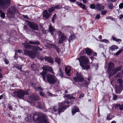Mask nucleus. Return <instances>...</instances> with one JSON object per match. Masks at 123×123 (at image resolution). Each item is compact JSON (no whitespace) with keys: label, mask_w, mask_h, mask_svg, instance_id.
Listing matches in <instances>:
<instances>
[{"label":"nucleus","mask_w":123,"mask_h":123,"mask_svg":"<svg viewBox=\"0 0 123 123\" xmlns=\"http://www.w3.org/2000/svg\"><path fill=\"white\" fill-rule=\"evenodd\" d=\"M54 60L55 62H57L58 64V65H59L61 62L60 59L58 57H56L55 58Z\"/></svg>","instance_id":"26"},{"label":"nucleus","mask_w":123,"mask_h":123,"mask_svg":"<svg viewBox=\"0 0 123 123\" xmlns=\"http://www.w3.org/2000/svg\"><path fill=\"white\" fill-rule=\"evenodd\" d=\"M119 7L120 9L123 8V3H121L119 5Z\"/></svg>","instance_id":"60"},{"label":"nucleus","mask_w":123,"mask_h":123,"mask_svg":"<svg viewBox=\"0 0 123 123\" xmlns=\"http://www.w3.org/2000/svg\"><path fill=\"white\" fill-rule=\"evenodd\" d=\"M16 68H17L18 69L20 70L21 72L22 71V67L20 65H16L15 67Z\"/></svg>","instance_id":"42"},{"label":"nucleus","mask_w":123,"mask_h":123,"mask_svg":"<svg viewBox=\"0 0 123 123\" xmlns=\"http://www.w3.org/2000/svg\"><path fill=\"white\" fill-rule=\"evenodd\" d=\"M4 61L5 62V63L6 64H8L9 63V61L6 58L4 59Z\"/></svg>","instance_id":"57"},{"label":"nucleus","mask_w":123,"mask_h":123,"mask_svg":"<svg viewBox=\"0 0 123 123\" xmlns=\"http://www.w3.org/2000/svg\"><path fill=\"white\" fill-rule=\"evenodd\" d=\"M74 80L76 82H81L84 80L83 77H73Z\"/></svg>","instance_id":"20"},{"label":"nucleus","mask_w":123,"mask_h":123,"mask_svg":"<svg viewBox=\"0 0 123 123\" xmlns=\"http://www.w3.org/2000/svg\"><path fill=\"white\" fill-rule=\"evenodd\" d=\"M123 50V49H122L120 50L116 53L115 55H118Z\"/></svg>","instance_id":"51"},{"label":"nucleus","mask_w":123,"mask_h":123,"mask_svg":"<svg viewBox=\"0 0 123 123\" xmlns=\"http://www.w3.org/2000/svg\"><path fill=\"white\" fill-rule=\"evenodd\" d=\"M122 68V66H120L114 69L113 70V71H112L111 73H110V75H111V77L112 76L114 75H115L117 74V72L120 70Z\"/></svg>","instance_id":"13"},{"label":"nucleus","mask_w":123,"mask_h":123,"mask_svg":"<svg viewBox=\"0 0 123 123\" xmlns=\"http://www.w3.org/2000/svg\"><path fill=\"white\" fill-rule=\"evenodd\" d=\"M75 38V36L74 34L71 35L70 36H69L68 38V41L69 43L71 41H73L74 39Z\"/></svg>","instance_id":"24"},{"label":"nucleus","mask_w":123,"mask_h":123,"mask_svg":"<svg viewBox=\"0 0 123 123\" xmlns=\"http://www.w3.org/2000/svg\"><path fill=\"white\" fill-rule=\"evenodd\" d=\"M96 8L98 10L100 11L101 9H104L105 7L101 5L100 4L97 3L96 5Z\"/></svg>","instance_id":"19"},{"label":"nucleus","mask_w":123,"mask_h":123,"mask_svg":"<svg viewBox=\"0 0 123 123\" xmlns=\"http://www.w3.org/2000/svg\"><path fill=\"white\" fill-rule=\"evenodd\" d=\"M12 11L13 12V13H14L17 10V9L14 6H13L12 8Z\"/></svg>","instance_id":"53"},{"label":"nucleus","mask_w":123,"mask_h":123,"mask_svg":"<svg viewBox=\"0 0 123 123\" xmlns=\"http://www.w3.org/2000/svg\"><path fill=\"white\" fill-rule=\"evenodd\" d=\"M36 67L37 65L34 62H33L32 64L31 65V67L33 70H36L37 69Z\"/></svg>","instance_id":"31"},{"label":"nucleus","mask_w":123,"mask_h":123,"mask_svg":"<svg viewBox=\"0 0 123 123\" xmlns=\"http://www.w3.org/2000/svg\"><path fill=\"white\" fill-rule=\"evenodd\" d=\"M79 6L81 8L84 10H87V9L85 6L81 3H80L79 4Z\"/></svg>","instance_id":"30"},{"label":"nucleus","mask_w":123,"mask_h":123,"mask_svg":"<svg viewBox=\"0 0 123 123\" xmlns=\"http://www.w3.org/2000/svg\"><path fill=\"white\" fill-rule=\"evenodd\" d=\"M108 7L110 9H112L113 8V6L112 3H110L108 4Z\"/></svg>","instance_id":"37"},{"label":"nucleus","mask_w":123,"mask_h":123,"mask_svg":"<svg viewBox=\"0 0 123 123\" xmlns=\"http://www.w3.org/2000/svg\"><path fill=\"white\" fill-rule=\"evenodd\" d=\"M45 61H47L53 64L54 63L53 59L51 56H45L44 57Z\"/></svg>","instance_id":"15"},{"label":"nucleus","mask_w":123,"mask_h":123,"mask_svg":"<svg viewBox=\"0 0 123 123\" xmlns=\"http://www.w3.org/2000/svg\"><path fill=\"white\" fill-rule=\"evenodd\" d=\"M27 24L29 27L34 30H37L38 29V25L34 22L27 21Z\"/></svg>","instance_id":"10"},{"label":"nucleus","mask_w":123,"mask_h":123,"mask_svg":"<svg viewBox=\"0 0 123 123\" xmlns=\"http://www.w3.org/2000/svg\"><path fill=\"white\" fill-rule=\"evenodd\" d=\"M71 67L70 66L66 67L65 68V71L66 74L68 76H70Z\"/></svg>","instance_id":"17"},{"label":"nucleus","mask_w":123,"mask_h":123,"mask_svg":"<svg viewBox=\"0 0 123 123\" xmlns=\"http://www.w3.org/2000/svg\"><path fill=\"white\" fill-rule=\"evenodd\" d=\"M89 83V82H85L84 84H83V85L85 87H88Z\"/></svg>","instance_id":"50"},{"label":"nucleus","mask_w":123,"mask_h":123,"mask_svg":"<svg viewBox=\"0 0 123 123\" xmlns=\"http://www.w3.org/2000/svg\"><path fill=\"white\" fill-rule=\"evenodd\" d=\"M85 50L84 49L82 50L80 52V55H83L85 53Z\"/></svg>","instance_id":"59"},{"label":"nucleus","mask_w":123,"mask_h":123,"mask_svg":"<svg viewBox=\"0 0 123 123\" xmlns=\"http://www.w3.org/2000/svg\"><path fill=\"white\" fill-rule=\"evenodd\" d=\"M49 31L52 35L53 34V32L54 31V29L50 25H49Z\"/></svg>","instance_id":"29"},{"label":"nucleus","mask_w":123,"mask_h":123,"mask_svg":"<svg viewBox=\"0 0 123 123\" xmlns=\"http://www.w3.org/2000/svg\"><path fill=\"white\" fill-rule=\"evenodd\" d=\"M0 17L3 19L5 18V14L4 12H2V11L0 10Z\"/></svg>","instance_id":"34"},{"label":"nucleus","mask_w":123,"mask_h":123,"mask_svg":"<svg viewBox=\"0 0 123 123\" xmlns=\"http://www.w3.org/2000/svg\"><path fill=\"white\" fill-rule=\"evenodd\" d=\"M110 80V82L111 84H112V83L115 81L116 77H109Z\"/></svg>","instance_id":"40"},{"label":"nucleus","mask_w":123,"mask_h":123,"mask_svg":"<svg viewBox=\"0 0 123 123\" xmlns=\"http://www.w3.org/2000/svg\"><path fill=\"white\" fill-rule=\"evenodd\" d=\"M31 118V115L29 114L28 115L27 117H25V119L27 121H28L29 120H30Z\"/></svg>","instance_id":"39"},{"label":"nucleus","mask_w":123,"mask_h":123,"mask_svg":"<svg viewBox=\"0 0 123 123\" xmlns=\"http://www.w3.org/2000/svg\"><path fill=\"white\" fill-rule=\"evenodd\" d=\"M58 73L59 75V76L61 77H63V73L62 71V70L60 69V68H59V71Z\"/></svg>","instance_id":"38"},{"label":"nucleus","mask_w":123,"mask_h":123,"mask_svg":"<svg viewBox=\"0 0 123 123\" xmlns=\"http://www.w3.org/2000/svg\"><path fill=\"white\" fill-rule=\"evenodd\" d=\"M38 105V107L41 109H42L44 107V105L43 104H42L41 102H37Z\"/></svg>","instance_id":"28"},{"label":"nucleus","mask_w":123,"mask_h":123,"mask_svg":"<svg viewBox=\"0 0 123 123\" xmlns=\"http://www.w3.org/2000/svg\"><path fill=\"white\" fill-rule=\"evenodd\" d=\"M50 16V14L48 13L47 10H45L43 11V16L45 19H48Z\"/></svg>","instance_id":"18"},{"label":"nucleus","mask_w":123,"mask_h":123,"mask_svg":"<svg viewBox=\"0 0 123 123\" xmlns=\"http://www.w3.org/2000/svg\"><path fill=\"white\" fill-rule=\"evenodd\" d=\"M119 109L120 110H123V104L120 106V107Z\"/></svg>","instance_id":"64"},{"label":"nucleus","mask_w":123,"mask_h":123,"mask_svg":"<svg viewBox=\"0 0 123 123\" xmlns=\"http://www.w3.org/2000/svg\"><path fill=\"white\" fill-rule=\"evenodd\" d=\"M7 13L8 14H9L10 15H12L14 14L13 12L10 8H9L7 9Z\"/></svg>","instance_id":"32"},{"label":"nucleus","mask_w":123,"mask_h":123,"mask_svg":"<svg viewBox=\"0 0 123 123\" xmlns=\"http://www.w3.org/2000/svg\"><path fill=\"white\" fill-rule=\"evenodd\" d=\"M85 50L86 53L88 55H92L95 56H97V53L96 52H94L93 50L91 49H90L87 48H84Z\"/></svg>","instance_id":"9"},{"label":"nucleus","mask_w":123,"mask_h":123,"mask_svg":"<svg viewBox=\"0 0 123 123\" xmlns=\"http://www.w3.org/2000/svg\"><path fill=\"white\" fill-rule=\"evenodd\" d=\"M114 117L113 115H112L110 114H108L106 117V119L108 120H110L111 119Z\"/></svg>","instance_id":"33"},{"label":"nucleus","mask_w":123,"mask_h":123,"mask_svg":"<svg viewBox=\"0 0 123 123\" xmlns=\"http://www.w3.org/2000/svg\"><path fill=\"white\" fill-rule=\"evenodd\" d=\"M120 107V104H117L114 105V107L116 109H118Z\"/></svg>","instance_id":"47"},{"label":"nucleus","mask_w":123,"mask_h":123,"mask_svg":"<svg viewBox=\"0 0 123 123\" xmlns=\"http://www.w3.org/2000/svg\"><path fill=\"white\" fill-rule=\"evenodd\" d=\"M47 78V79L48 81L51 83H54V79L53 77H43V80L45 81H46V78Z\"/></svg>","instance_id":"16"},{"label":"nucleus","mask_w":123,"mask_h":123,"mask_svg":"<svg viewBox=\"0 0 123 123\" xmlns=\"http://www.w3.org/2000/svg\"><path fill=\"white\" fill-rule=\"evenodd\" d=\"M112 37L113 40L115 41L118 42L119 41L120 39H119L117 38L116 37H115L113 36H112Z\"/></svg>","instance_id":"46"},{"label":"nucleus","mask_w":123,"mask_h":123,"mask_svg":"<svg viewBox=\"0 0 123 123\" xmlns=\"http://www.w3.org/2000/svg\"><path fill=\"white\" fill-rule=\"evenodd\" d=\"M42 68L43 71H45L47 73L48 71H49L51 73H54L52 68L50 66L45 65V66H43Z\"/></svg>","instance_id":"14"},{"label":"nucleus","mask_w":123,"mask_h":123,"mask_svg":"<svg viewBox=\"0 0 123 123\" xmlns=\"http://www.w3.org/2000/svg\"><path fill=\"white\" fill-rule=\"evenodd\" d=\"M24 74L25 75H26V76L25 77H26V76H27V77H28V75L29 74V72L28 71H26L24 73Z\"/></svg>","instance_id":"61"},{"label":"nucleus","mask_w":123,"mask_h":123,"mask_svg":"<svg viewBox=\"0 0 123 123\" xmlns=\"http://www.w3.org/2000/svg\"><path fill=\"white\" fill-rule=\"evenodd\" d=\"M30 98L33 100H39V97L37 96L32 95L30 96Z\"/></svg>","instance_id":"23"},{"label":"nucleus","mask_w":123,"mask_h":123,"mask_svg":"<svg viewBox=\"0 0 123 123\" xmlns=\"http://www.w3.org/2000/svg\"><path fill=\"white\" fill-rule=\"evenodd\" d=\"M34 87L35 90L36 91H40L43 90L41 88L40 86H36Z\"/></svg>","instance_id":"41"},{"label":"nucleus","mask_w":123,"mask_h":123,"mask_svg":"<svg viewBox=\"0 0 123 123\" xmlns=\"http://www.w3.org/2000/svg\"><path fill=\"white\" fill-rule=\"evenodd\" d=\"M107 12V11L106 10H105L101 12V14L103 15H104Z\"/></svg>","instance_id":"58"},{"label":"nucleus","mask_w":123,"mask_h":123,"mask_svg":"<svg viewBox=\"0 0 123 123\" xmlns=\"http://www.w3.org/2000/svg\"><path fill=\"white\" fill-rule=\"evenodd\" d=\"M47 73V72H46L43 70L42 73H40V74L42 76V77H45V75Z\"/></svg>","instance_id":"43"},{"label":"nucleus","mask_w":123,"mask_h":123,"mask_svg":"<svg viewBox=\"0 0 123 123\" xmlns=\"http://www.w3.org/2000/svg\"><path fill=\"white\" fill-rule=\"evenodd\" d=\"M61 7L59 5H57V6H54V9H57L58 10H59L61 9Z\"/></svg>","instance_id":"52"},{"label":"nucleus","mask_w":123,"mask_h":123,"mask_svg":"<svg viewBox=\"0 0 123 123\" xmlns=\"http://www.w3.org/2000/svg\"><path fill=\"white\" fill-rule=\"evenodd\" d=\"M100 18V15L99 14H97L95 17L96 19H98Z\"/></svg>","instance_id":"55"},{"label":"nucleus","mask_w":123,"mask_h":123,"mask_svg":"<svg viewBox=\"0 0 123 123\" xmlns=\"http://www.w3.org/2000/svg\"><path fill=\"white\" fill-rule=\"evenodd\" d=\"M90 7L91 9H95L96 7V5L94 4H92L90 5Z\"/></svg>","instance_id":"44"},{"label":"nucleus","mask_w":123,"mask_h":123,"mask_svg":"<svg viewBox=\"0 0 123 123\" xmlns=\"http://www.w3.org/2000/svg\"><path fill=\"white\" fill-rule=\"evenodd\" d=\"M118 49V47L116 45H113L110 47L109 49L112 51H114L116 49Z\"/></svg>","instance_id":"27"},{"label":"nucleus","mask_w":123,"mask_h":123,"mask_svg":"<svg viewBox=\"0 0 123 123\" xmlns=\"http://www.w3.org/2000/svg\"><path fill=\"white\" fill-rule=\"evenodd\" d=\"M52 9L50 8H49L48 9V11L49 13H51L54 11V7L52 6Z\"/></svg>","instance_id":"49"},{"label":"nucleus","mask_w":123,"mask_h":123,"mask_svg":"<svg viewBox=\"0 0 123 123\" xmlns=\"http://www.w3.org/2000/svg\"><path fill=\"white\" fill-rule=\"evenodd\" d=\"M34 121L37 123H48L46 115L42 113H36L33 115Z\"/></svg>","instance_id":"2"},{"label":"nucleus","mask_w":123,"mask_h":123,"mask_svg":"<svg viewBox=\"0 0 123 123\" xmlns=\"http://www.w3.org/2000/svg\"><path fill=\"white\" fill-rule=\"evenodd\" d=\"M23 44L25 49H27L30 50L33 49L34 50L37 49L35 46L30 45L27 43H25Z\"/></svg>","instance_id":"11"},{"label":"nucleus","mask_w":123,"mask_h":123,"mask_svg":"<svg viewBox=\"0 0 123 123\" xmlns=\"http://www.w3.org/2000/svg\"><path fill=\"white\" fill-rule=\"evenodd\" d=\"M11 3L10 0H0V8L5 10L8 8Z\"/></svg>","instance_id":"5"},{"label":"nucleus","mask_w":123,"mask_h":123,"mask_svg":"<svg viewBox=\"0 0 123 123\" xmlns=\"http://www.w3.org/2000/svg\"><path fill=\"white\" fill-rule=\"evenodd\" d=\"M80 66L82 67L83 69L86 70H87L88 69H89L90 67L89 65H87V64L83 65Z\"/></svg>","instance_id":"25"},{"label":"nucleus","mask_w":123,"mask_h":123,"mask_svg":"<svg viewBox=\"0 0 123 123\" xmlns=\"http://www.w3.org/2000/svg\"><path fill=\"white\" fill-rule=\"evenodd\" d=\"M7 107L9 108L10 110H12V106L9 105H8Z\"/></svg>","instance_id":"63"},{"label":"nucleus","mask_w":123,"mask_h":123,"mask_svg":"<svg viewBox=\"0 0 123 123\" xmlns=\"http://www.w3.org/2000/svg\"><path fill=\"white\" fill-rule=\"evenodd\" d=\"M113 99L114 100H116L117 98V96L116 95L114 94H113Z\"/></svg>","instance_id":"54"},{"label":"nucleus","mask_w":123,"mask_h":123,"mask_svg":"<svg viewBox=\"0 0 123 123\" xmlns=\"http://www.w3.org/2000/svg\"><path fill=\"white\" fill-rule=\"evenodd\" d=\"M36 48L37 49L36 50H34L36 52L37 51V50L39 51H41L42 50V49L39 47L38 46H36Z\"/></svg>","instance_id":"56"},{"label":"nucleus","mask_w":123,"mask_h":123,"mask_svg":"<svg viewBox=\"0 0 123 123\" xmlns=\"http://www.w3.org/2000/svg\"><path fill=\"white\" fill-rule=\"evenodd\" d=\"M10 91L13 94H17L19 98L22 99L24 98V95L28 94L30 92L29 90H28L26 91L20 90L18 91H16L15 90L10 89Z\"/></svg>","instance_id":"3"},{"label":"nucleus","mask_w":123,"mask_h":123,"mask_svg":"<svg viewBox=\"0 0 123 123\" xmlns=\"http://www.w3.org/2000/svg\"><path fill=\"white\" fill-rule=\"evenodd\" d=\"M65 96L66 97H68V99L63 102L58 103V112L59 115L60 114V112H64L66 109L69 107V105H68L73 104L74 101L72 99H74V97L72 96H70L69 95L67 94L65 95Z\"/></svg>","instance_id":"1"},{"label":"nucleus","mask_w":123,"mask_h":123,"mask_svg":"<svg viewBox=\"0 0 123 123\" xmlns=\"http://www.w3.org/2000/svg\"><path fill=\"white\" fill-rule=\"evenodd\" d=\"M79 111V109L76 106H74L73 108H72V113L73 115H74L76 112Z\"/></svg>","instance_id":"22"},{"label":"nucleus","mask_w":123,"mask_h":123,"mask_svg":"<svg viewBox=\"0 0 123 123\" xmlns=\"http://www.w3.org/2000/svg\"><path fill=\"white\" fill-rule=\"evenodd\" d=\"M59 34V36H61L60 37H59V39L58 41V43H63V42L65 39L66 37L63 34H62V32L60 31H58Z\"/></svg>","instance_id":"12"},{"label":"nucleus","mask_w":123,"mask_h":123,"mask_svg":"<svg viewBox=\"0 0 123 123\" xmlns=\"http://www.w3.org/2000/svg\"><path fill=\"white\" fill-rule=\"evenodd\" d=\"M24 51L25 55H27L29 56L32 59H34L36 57L37 54L36 51H31L26 49H24Z\"/></svg>","instance_id":"7"},{"label":"nucleus","mask_w":123,"mask_h":123,"mask_svg":"<svg viewBox=\"0 0 123 123\" xmlns=\"http://www.w3.org/2000/svg\"><path fill=\"white\" fill-rule=\"evenodd\" d=\"M54 49L56 50L58 53H59V52L61 51L59 47L55 44H54Z\"/></svg>","instance_id":"36"},{"label":"nucleus","mask_w":123,"mask_h":123,"mask_svg":"<svg viewBox=\"0 0 123 123\" xmlns=\"http://www.w3.org/2000/svg\"><path fill=\"white\" fill-rule=\"evenodd\" d=\"M84 96V94L83 93H82L80 94L79 96V98H80L81 99Z\"/></svg>","instance_id":"62"},{"label":"nucleus","mask_w":123,"mask_h":123,"mask_svg":"<svg viewBox=\"0 0 123 123\" xmlns=\"http://www.w3.org/2000/svg\"><path fill=\"white\" fill-rule=\"evenodd\" d=\"M28 43L31 44L38 45L40 44V42L37 40L35 41H30Z\"/></svg>","instance_id":"21"},{"label":"nucleus","mask_w":123,"mask_h":123,"mask_svg":"<svg viewBox=\"0 0 123 123\" xmlns=\"http://www.w3.org/2000/svg\"><path fill=\"white\" fill-rule=\"evenodd\" d=\"M54 85H55V86L57 87L58 86V84H59V82L57 79L56 78V77H54Z\"/></svg>","instance_id":"35"},{"label":"nucleus","mask_w":123,"mask_h":123,"mask_svg":"<svg viewBox=\"0 0 123 123\" xmlns=\"http://www.w3.org/2000/svg\"><path fill=\"white\" fill-rule=\"evenodd\" d=\"M76 77H83L80 73L77 72L76 74Z\"/></svg>","instance_id":"48"},{"label":"nucleus","mask_w":123,"mask_h":123,"mask_svg":"<svg viewBox=\"0 0 123 123\" xmlns=\"http://www.w3.org/2000/svg\"><path fill=\"white\" fill-rule=\"evenodd\" d=\"M78 59L80 62V66L83 65H87L90 63L89 59L86 57V56H80Z\"/></svg>","instance_id":"6"},{"label":"nucleus","mask_w":123,"mask_h":123,"mask_svg":"<svg viewBox=\"0 0 123 123\" xmlns=\"http://www.w3.org/2000/svg\"><path fill=\"white\" fill-rule=\"evenodd\" d=\"M100 41L101 42H105L106 43H107L109 42V41L106 39H102Z\"/></svg>","instance_id":"45"},{"label":"nucleus","mask_w":123,"mask_h":123,"mask_svg":"<svg viewBox=\"0 0 123 123\" xmlns=\"http://www.w3.org/2000/svg\"><path fill=\"white\" fill-rule=\"evenodd\" d=\"M123 80L121 79H118L117 81L116 84L115 86L116 93H119L123 89Z\"/></svg>","instance_id":"4"},{"label":"nucleus","mask_w":123,"mask_h":123,"mask_svg":"<svg viewBox=\"0 0 123 123\" xmlns=\"http://www.w3.org/2000/svg\"><path fill=\"white\" fill-rule=\"evenodd\" d=\"M114 67L115 65L113 62H111L109 63L108 66L107 71V73H109L108 77H111V75H110V73L112 71H113Z\"/></svg>","instance_id":"8"}]
</instances>
